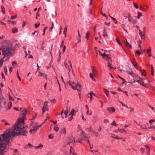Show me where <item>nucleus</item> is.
Returning a JSON list of instances; mask_svg holds the SVG:
<instances>
[{
    "label": "nucleus",
    "instance_id": "nucleus-52",
    "mask_svg": "<svg viewBox=\"0 0 155 155\" xmlns=\"http://www.w3.org/2000/svg\"><path fill=\"white\" fill-rule=\"evenodd\" d=\"M133 4L134 5V6L137 9L138 8V6L136 5V4L135 3H133Z\"/></svg>",
    "mask_w": 155,
    "mask_h": 155
},
{
    "label": "nucleus",
    "instance_id": "nucleus-61",
    "mask_svg": "<svg viewBox=\"0 0 155 155\" xmlns=\"http://www.w3.org/2000/svg\"><path fill=\"white\" fill-rule=\"evenodd\" d=\"M43 145L41 144H39V145L38 146V148H40L41 147H43Z\"/></svg>",
    "mask_w": 155,
    "mask_h": 155
},
{
    "label": "nucleus",
    "instance_id": "nucleus-51",
    "mask_svg": "<svg viewBox=\"0 0 155 155\" xmlns=\"http://www.w3.org/2000/svg\"><path fill=\"white\" fill-rule=\"evenodd\" d=\"M59 130V128L58 127H54V130L56 132H57Z\"/></svg>",
    "mask_w": 155,
    "mask_h": 155
},
{
    "label": "nucleus",
    "instance_id": "nucleus-21",
    "mask_svg": "<svg viewBox=\"0 0 155 155\" xmlns=\"http://www.w3.org/2000/svg\"><path fill=\"white\" fill-rule=\"evenodd\" d=\"M104 92L105 93L107 96L108 97L109 96V91L105 89H104Z\"/></svg>",
    "mask_w": 155,
    "mask_h": 155
},
{
    "label": "nucleus",
    "instance_id": "nucleus-44",
    "mask_svg": "<svg viewBox=\"0 0 155 155\" xmlns=\"http://www.w3.org/2000/svg\"><path fill=\"white\" fill-rule=\"evenodd\" d=\"M40 23L39 22H38L37 23L35 24V28H37L40 25Z\"/></svg>",
    "mask_w": 155,
    "mask_h": 155
},
{
    "label": "nucleus",
    "instance_id": "nucleus-63",
    "mask_svg": "<svg viewBox=\"0 0 155 155\" xmlns=\"http://www.w3.org/2000/svg\"><path fill=\"white\" fill-rule=\"evenodd\" d=\"M17 15H15V16H12L11 18L12 19H14L15 18H16L17 17Z\"/></svg>",
    "mask_w": 155,
    "mask_h": 155
},
{
    "label": "nucleus",
    "instance_id": "nucleus-35",
    "mask_svg": "<svg viewBox=\"0 0 155 155\" xmlns=\"http://www.w3.org/2000/svg\"><path fill=\"white\" fill-rule=\"evenodd\" d=\"M67 28L66 27H65L64 28V31H63V34L64 35H66V34L67 31Z\"/></svg>",
    "mask_w": 155,
    "mask_h": 155
},
{
    "label": "nucleus",
    "instance_id": "nucleus-8",
    "mask_svg": "<svg viewBox=\"0 0 155 155\" xmlns=\"http://www.w3.org/2000/svg\"><path fill=\"white\" fill-rule=\"evenodd\" d=\"M80 134L82 138V140L86 141L87 139H89L88 137L86 136L84 131H81L80 133Z\"/></svg>",
    "mask_w": 155,
    "mask_h": 155
},
{
    "label": "nucleus",
    "instance_id": "nucleus-54",
    "mask_svg": "<svg viewBox=\"0 0 155 155\" xmlns=\"http://www.w3.org/2000/svg\"><path fill=\"white\" fill-rule=\"evenodd\" d=\"M54 27V24L52 22V26H51V27L50 28V30L51 31L52 29H53V28Z\"/></svg>",
    "mask_w": 155,
    "mask_h": 155
},
{
    "label": "nucleus",
    "instance_id": "nucleus-28",
    "mask_svg": "<svg viewBox=\"0 0 155 155\" xmlns=\"http://www.w3.org/2000/svg\"><path fill=\"white\" fill-rule=\"evenodd\" d=\"M8 96L9 100H10L11 101H14V99L12 97H11V96H10V95L9 92H8Z\"/></svg>",
    "mask_w": 155,
    "mask_h": 155
},
{
    "label": "nucleus",
    "instance_id": "nucleus-23",
    "mask_svg": "<svg viewBox=\"0 0 155 155\" xmlns=\"http://www.w3.org/2000/svg\"><path fill=\"white\" fill-rule=\"evenodd\" d=\"M6 59H5V60H4L3 58L1 59V60H0V67L2 65L4 61Z\"/></svg>",
    "mask_w": 155,
    "mask_h": 155
},
{
    "label": "nucleus",
    "instance_id": "nucleus-38",
    "mask_svg": "<svg viewBox=\"0 0 155 155\" xmlns=\"http://www.w3.org/2000/svg\"><path fill=\"white\" fill-rule=\"evenodd\" d=\"M144 146L146 147L147 149V152H150V149L149 147L147 145H145Z\"/></svg>",
    "mask_w": 155,
    "mask_h": 155
},
{
    "label": "nucleus",
    "instance_id": "nucleus-36",
    "mask_svg": "<svg viewBox=\"0 0 155 155\" xmlns=\"http://www.w3.org/2000/svg\"><path fill=\"white\" fill-rule=\"evenodd\" d=\"M17 77H18V79L19 80L21 81V79L20 78V77L19 76V74H18V70H17Z\"/></svg>",
    "mask_w": 155,
    "mask_h": 155
},
{
    "label": "nucleus",
    "instance_id": "nucleus-3",
    "mask_svg": "<svg viewBox=\"0 0 155 155\" xmlns=\"http://www.w3.org/2000/svg\"><path fill=\"white\" fill-rule=\"evenodd\" d=\"M2 50V55L4 56L2 58L4 59L5 57L7 58L8 56L12 55L15 51L13 45L11 44H8L6 46L3 47ZM7 58L6 59H7Z\"/></svg>",
    "mask_w": 155,
    "mask_h": 155
},
{
    "label": "nucleus",
    "instance_id": "nucleus-7",
    "mask_svg": "<svg viewBox=\"0 0 155 155\" xmlns=\"http://www.w3.org/2000/svg\"><path fill=\"white\" fill-rule=\"evenodd\" d=\"M76 114V112L74 109H72L70 112V113L69 115L71 116L69 117L68 121H71L73 119V116L75 115Z\"/></svg>",
    "mask_w": 155,
    "mask_h": 155
},
{
    "label": "nucleus",
    "instance_id": "nucleus-49",
    "mask_svg": "<svg viewBox=\"0 0 155 155\" xmlns=\"http://www.w3.org/2000/svg\"><path fill=\"white\" fill-rule=\"evenodd\" d=\"M89 34L88 32H87V33L86 34L85 37L87 38V40L88 39V36H89Z\"/></svg>",
    "mask_w": 155,
    "mask_h": 155
},
{
    "label": "nucleus",
    "instance_id": "nucleus-46",
    "mask_svg": "<svg viewBox=\"0 0 155 155\" xmlns=\"http://www.w3.org/2000/svg\"><path fill=\"white\" fill-rule=\"evenodd\" d=\"M2 122H4L5 124V125H9V124H8L7 122H6L5 120H2Z\"/></svg>",
    "mask_w": 155,
    "mask_h": 155
},
{
    "label": "nucleus",
    "instance_id": "nucleus-14",
    "mask_svg": "<svg viewBox=\"0 0 155 155\" xmlns=\"http://www.w3.org/2000/svg\"><path fill=\"white\" fill-rule=\"evenodd\" d=\"M107 110L109 111L110 113H111V112L112 111V113L114 112L115 110V109L114 108V107H108L107 108Z\"/></svg>",
    "mask_w": 155,
    "mask_h": 155
},
{
    "label": "nucleus",
    "instance_id": "nucleus-27",
    "mask_svg": "<svg viewBox=\"0 0 155 155\" xmlns=\"http://www.w3.org/2000/svg\"><path fill=\"white\" fill-rule=\"evenodd\" d=\"M12 32L13 33H15L18 31V29L16 28H14L12 29Z\"/></svg>",
    "mask_w": 155,
    "mask_h": 155
},
{
    "label": "nucleus",
    "instance_id": "nucleus-62",
    "mask_svg": "<svg viewBox=\"0 0 155 155\" xmlns=\"http://www.w3.org/2000/svg\"><path fill=\"white\" fill-rule=\"evenodd\" d=\"M28 147H33V146L31 144H30V143H28Z\"/></svg>",
    "mask_w": 155,
    "mask_h": 155
},
{
    "label": "nucleus",
    "instance_id": "nucleus-25",
    "mask_svg": "<svg viewBox=\"0 0 155 155\" xmlns=\"http://www.w3.org/2000/svg\"><path fill=\"white\" fill-rule=\"evenodd\" d=\"M92 72L94 74V75H96V73H97V71L95 70L94 68L93 67H92Z\"/></svg>",
    "mask_w": 155,
    "mask_h": 155
},
{
    "label": "nucleus",
    "instance_id": "nucleus-37",
    "mask_svg": "<svg viewBox=\"0 0 155 155\" xmlns=\"http://www.w3.org/2000/svg\"><path fill=\"white\" fill-rule=\"evenodd\" d=\"M139 126H140V127L141 128H142V129H146V130H147V128L145 127V125H140Z\"/></svg>",
    "mask_w": 155,
    "mask_h": 155
},
{
    "label": "nucleus",
    "instance_id": "nucleus-41",
    "mask_svg": "<svg viewBox=\"0 0 155 155\" xmlns=\"http://www.w3.org/2000/svg\"><path fill=\"white\" fill-rule=\"evenodd\" d=\"M112 20H113V21L115 23L117 24L118 23V22L116 21V20L114 18H112Z\"/></svg>",
    "mask_w": 155,
    "mask_h": 155
},
{
    "label": "nucleus",
    "instance_id": "nucleus-30",
    "mask_svg": "<svg viewBox=\"0 0 155 155\" xmlns=\"http://www.w3.org/2000/svg\"><path fill=\"white\" fill-rule=\"evenodd\" d=\"M70 152L72 154L73 153H74L73 149L71 146H70Z\"/></svg>",
    "mask_w": 155,
    "mask_h": 155
},
{
    "label": "nucleus",
    "instance_id": "nucleus-59",
    "mask_svg": "<svg viewBox=\"0 0 155 155\" xmlns=\"http://www.w3.org/2000/svg\"><path fill=\"white\" fill-rule=\"evenodd\" d=\"M116 40L119 45H121V44L120 42V41L117 39V38L116 39Z\"/></svg>",
    "mask_w": 155,
    "mask_h": 155
},
{
    "label": "nucleus",
    "instance_id": "nucleus-42",
    "mask_svg": "<svg viewBox=\"0 0 155 155\" xmlns=\"http://www.w3.org/2000/svg\"><path fill=\"white\" fill-rule=\"evenodd\" d=\"M103 36L104 37H107V35L106 33L105 32V29H104L103 33Z\"/></svg>",
    "mask_w": 155,
    "mask_h": 155
},
{
    "label": "nucleus",
    "instance_id": "nucleus-50",
    "mask_svg": "<svg viewBox=\"0 0 155 155\" xmlns=\"http://www.w3.org/2000/svg\"><path fill=\"white\" fill-rule=\"evenodd\" d=\"M87 130L88 131L91 132H92V131L93 130L91 129V127L90 126L89 128H87Z\"/></svg>",
    "mask_w": 155,
    "mask_h": 155
},
{
    "label": "nucleus",
    "instance_id": "nucleus-10",
    "mask_svg": "<svg viewBox=\"0 0 155 155\" xmlns=\"http://www.w3.org/2000/svg\"><path fill=\"white\" fill-rule=\"evenodd\" d=\"M48 101H46L44 102V104L43 105V106L42 108V114H44V109L47 107L48 106Z\"/></svg>",
    "mask_w": 155,
    "mask_h": 155
},
{
    "label": "nucleus",
    "instance_id": "nucleus-33",
    "mask_svg": "<svg viewBox=\"0 0 155 155\" xmlns=\"http://www.w3.org/2000/svg\"><path fill=\"white\" fill-rule=\"evenodd\" d=\"M2 12L3 14L5 13V11L4 7L2 6L1 7Z\"/></svg>",
    "mask_w": 155,
    "mask_h": 155
},
{
    "label": "nucleus",
    "instance_id": "nucleus-4",
    "mask_svg": "<svg viewBox=\"0 0 155 155\" xmlns=\"http://www.w3.org/2000/svg\"><path fill=\"white\" fill-rule=\"evenodd\" d=\"M69 85L74 90L77 89L78 91H80L81 89V85L79 83L77 84L73 82H71L70 80L68 82Z\"/></svg>",
    "mask_w": 155,
    "mask_h": 155
},
{
    "label": "nucleus",
    "instance_id": "nucleus-32",
    "mask_svg": "<svg viewBox=\"0 0 155 155\" xmlns=\"http://www.w3.org/2000/svg\"><path fill=\"white\" fill-rule=\"evenodd\" d=\"M4 71L5 74L6 75L7 74V68L6 66H4Z\"/></svg>",
    "mask_w": 155,
    "mask_h": 155
},
{
    "label": "nucleus",
    "instance_id": "nucleus-12",
    "mask_svg": "<svg viewBox=\"0 0 155 155\" xmlns=\"http://www.w3.org/2000/svg\"><path fill=\"white\" fill-rule=\"evenodd\" d=\"M111 62L110 61H108V65L107 67L110 69H113V70H114L115 69H116V68H115L113 67L112 66V64L111 63Z\"/></svg>",
    "mask_w": 155,
    "mask_h": 155
},
{
    "label": "nucleus",
    "instance_id": "nucleus-53",
    "mask_svg": "<svg viewBox=\"0 0 155 155\" xmlns=\"http://www.w3.org/2000/svg\"><path fill=\"white\" fill-rule=\"evenodd\" d=\"M147 52V54H150L151 53L150 48L148 49Z\"/></svg>",
    "mask_w": 155,
    "mask_h": 155
},
{
    "label": "nucleus",
    "instance_id": "nucleus-39",
    "mask_svg": "<svg viewBox=\"0 0 155 155\" xmlns=\"http://www.w3.org/2000/svg\"><path fill=\"white\" fill-rule=\"evenodd\" d=\"M38 31H35L32 33L33 35H35L36 36H37L38 35Z\"/></svg>",
    "mask_w": 155,
    "mask_h": 155
},
{
    "label": "nucleus",
    "instance_id": "nucleus-24",
    "mask_svg": "<svg viewBox=\"0 0 155 155\" xmlns=\"http://www.w3.org/2000/svg\"><path fill=\"white\" fill-rule=\"evenodd\" d=\"M127 17L129 18L128 19V21L130 22H131V21L132 20V19L130 18H131V15L130 13H128V16L126 17V18Z\"/></svg>",
    "mask_w": 155,
    "mask_h": 155
},
{
    "label": "nucleus",
    "instance_id": "nucleus-47",
    "mask_svg": "<svg viewBox=\"0 0 155 155\" xmlns=\"http://www.w3.org/2000/svg\"><path fill=\"white\" fill-rule=\"evenodd\" d=\"M48 137L49 139H52L54 138V136L52 134H50L48 136Z\"/></svg>",
    "mask_w": 155,
    "mask_h": 155
},
{
    "label": "nucleus",
    "instance_id": "nucleus-58",
    "mask_svg": "<svg viewBox=\"0 0 155 155\" xmlns=\"http://www.w3.org/2000/svg\"><path fill=\"white\" fill-rule=\"evenodd\" d=\"M145 71L143 70L141 72V74L142 75L145 76Z\"/></svg>",
    "mask_w": 155,
    "mask_h": 155
},
{
    "label": "nucleus",
    "instance_id": "nucleus-1",
    "mask_svg": "<svg viewBox=\"0 0 155 155\" xmlns=\"http://www.w3.org/2000/svg\"><path fill=\"white\" fill-rule=\"evenodd\" d=\"M22 113L21 119H19L18 123L11 129L7 131L5 133L13 137L15 135H18L21 134L23 136H26L28 132L25 129L24 127V119L25 117V114L27 113L26 110L24 108H21L20 110Z\"/></svg>",
    "mask_w": 155,
    "mask_h": 155
},
{
    "label": "nucleus",
    "instance_id": "nucleus-6",
    "mask_svg": "<svg viewBox=\"0 0 155 155\" xmlns=\"http://www.w3.org/2000/svg\"><path fill=\"white\" fill-rule=\"evenodd\" d=\"M64 64L65 68L69 71V72L68 73V74H69V72H70L71 70H72V68L71 61H68V64L64 62Z\"/></svg>",
    "mask_w": 155,
    "mask_h": 155
},
{
    "label": "nucleus",
    "instance_id": "nucleus-56",
    "mask_svg": "<svg viewBox=\"0 0 155 155\" xmlns=\"http://www.w3.org/2000/svg\"><path fill=\"white\" fill-rule=\"evenodd\" d=\"M111 137L114 138L115 139H120L122 138H120V137H114L113 136H111Z\"/></svg>",
    "mask_w": 155,
    "mask_h": 155
},
{
    "label": "nucleus",
    "instance_id": "nucleus-48",
    "mask_svg": "<svg viewBox=\"0 0 155 155\" xmlns=\"http://www.w3.org/2000/svg\"><path fill=\"white\" fill-rule=\"evenodd\" d=\"M111 125H114L115 126H116L117 125V124H116L115 122V121H114L111 124Z\"/></svg>",
    "mask_w": 155,
    "mask_h": 155
},
{
    "label": "nucleus",
    "instance_id": "nucleus-57",
    "mask_svg": "<svg viewBox=\"0 0 155 155\" xmlns=\"http://www.w3.org/2000/svg\"><path fill=\"white\" fill-rule=\"evenodd\" d=\"M135 53L138 54L139 55L140 54V53L139 51H135Z\"/></svg>",
    "mask_w": 155,
    "mask_h": 155
},
{
    "label": "nucleus",
    "instance_id": "nucleus-16",
    "mask_svg": "<svg viewBox=\"0 0 155 155\" xmlns=\"http://www.w3.org/2000/svg\"><path fill=\"white\" fill-rule=\"evenodd\" d=\"M68 141L66 143H64L63 144V147H65L66 146L68 145L70 143H71V141L70 140V139L69 138H68Z\"/></svg>",
    "mask_w": 155,
    "mask_h": 155
},
{
    "label": "nucleus",
    "instance_id": "nucleus-18",
    "mask_svg": "<svg viewBox=\"0 0 155 155\" xmlns=\"http://www.w3.org/2000/svg\"><path fill=\"white\" fill-rule=\"evenodd\" d=\"M61 133L64 135H65L66 134V129L65 128L62 129L61 131Z\"/></svg>",
    "mask_w": 155,
    "mask_h": 155
},
{
    "label": "nucleus",
    "instance_id": "nucleus-60",
    "mask_svg": "<svg viewBox=\"0 0 155 155\" xmlns=\"http://www.w3.org/2000/svg\"><path fill=\"white\" fill-rule=\"evenodd\" d=\"M153 122H155V120L154 119L150 120L149 121V122L150 123H151Z\"/></svg>",
    "mask_w": 155,
    "mask_h": 155
},
{
    "label": "nucleus",
    "instance_id": "nucleus-15",
    "mask_svg": "<svg viewBox=\"0 0 155 155\" xmlns=\"http://www.w3.org/2000/svg\"><path fill=\"white\" fill-rule=\"evenodd\" d=\"M102 148L104 150L107 151L108 150L110 149V147L108 146L104 145L102 147Z\"/></svg>",
    "mask_w": 155,
    "mask_h": 155
},
{
    "label": "nucleus",
    "instance_id": "nucleus-40",
    "mask_svg": "<svg viewBox=\"0 0 155 155\" xmlns=\"http://www.w3.org/2000/svg\"><path fill=\"white\" fill-rule=\"evenodd\" d=\"M68 113V108H67V110H66V111H65V112H64V114L65 115L66 117H67V115Z\"/></svg>",
    "mask_w": 155,
    "mask_h": 155
},
{
    "label": "nucleus",
    "instance_id": "nucleus-43",
    "mask_svg": "<svg viewBox=\"0 0 155 155\" xmlns=\"http://www.w3.org/2000/svg\"><path fill=\"white\" fill-rule=\"evenodd\" d=\"M43 74L42 73L40 72V71L38 72V76L39 77L40 76H42L43 75Z\"/></svg>",
    "mask_w": 155,
    "mask_h": 155
},
{
    "label": "nucleus",
    "instance_id": "nucleus-5",
    "mask_svg": "<svg viewBox=\"0 0 155 155\" xmlns=\"http://www.w3.org/2000/svg\"><path fill=\"white\" fill-rule=\"evenodd\" d=\"M41 126V125L39 126H38L36 124L34 123H32L31 125V130L29 131V132H31V134H34L35 133L37 129Z\"/></svg>",
    "mask_w": 155,
    "mask_h": 155
},
{
    "label": "nucleus",
    "instance_id": "nucleus-9",
    "mask_svg": "<svg viewBox=\"0 0 155 155\" xmlns=\"http://www.w3.org/2000/svg\"><path fill=\"white\" fill-rule=\"evenodd\" d=\"M100 55L102 56L104 58H105V59L108 61H110L112 62V60L111 59V58H110L109 56L108 55H106L105 53L103 54H100Z\"/></svg>",
    "mask_w": 155,
    "mask_h": 155
},
{
    "label": "nucleus",
    "instance_id": "nucleus-19",
    "mask_svg": "<svg viewBox=\"0 0 155 155\" xmlns=\"http://www.w3.org/2000/svg\"><path fill=\"white\" fill-rule=\"evenodd\" d=\"M92 133L96 137H98L99 136V134L98 132H95L93 130L92 131Z\"/></svg>",
    "mask_w": 155,
    "mask_h": 155
},
{
    "label": "nucleus",
    "instance_id": "nucleus-2",
    "mask_svg": "<svg viewBox=\"0 0 155 155\" xmlns=\"http://www.w3.org/2000/svg\"><path fill=\"white\" fill-rule=\"evenodd\" d=\"M12 136L5 133L0 136V153L1 155L7 152L11 145L10 140Z\"/></svg>",
    "mask_w": 155,
    "mask_h": 155
},
{
    "label": "nucleus",
    "instance_id": "nucleus-20",
    "mask_svg": "<svg viewBox=\"0 0 155 155\" xmlns=\"http://www.w3.org/2000/svg\"><path fill=\"white\" fill-rule=\"evenodd\" d=\"M139 31H140L139 35L140 36L141 38L142 39H143V37H145V35H144L143 34V35H142V32L141 30H139Z\"/></svg>",
    "mask_w": 155,
    "mask_h": 155
},
{
    "label": "nucleus",
    "instance_id": "nucleus-17",
    "mask_svg": "<svg viewBox=\"0 0 155 155\" xmlns=\"http://www.w3.org/2000/svg\"><path fill=\"white\" fill-rule=\"evenodd\" d=\"M12 106V102H9L8 105L6 107V109L7 110H8L10 109Z\"/></svg>",
    "mask_w": 155,
    "mask_h": 155
},
{
    "label": "nucleus",
    "instance_id": "nucleus-34",
    "mask_svg": "<svg viewBox=\"0 0 155 155\" xmlns=\"http://www.w3.org/2000/svg\"><path fill=\"white\" fill-rule=\"evenodd\" d=\"M8 21L9 23L12 24V25H15V22L13 21H11L10 20H8Z\"/></svg>",
    "mask_w": 155,
    "mask_h": 155
},
{
    "label": "nucleus",
    "instance_id": "nucleus-22",
    "mask_svg": "<svg viewBox=\"0 0 155 155\" xmlns=\"http://www.w3.org/2000/svg\"><path fill=\"white\" fill-rule=\"evenodd\" d=\"M90 77L91 78V79L94 81H95L96 80L93 77V74L92 73H90Z\"/></svg>",
    "mask_w": 155,
    "mask_h": 155
},
{
    "label": "nucleus",
    "instance_id": "nucleus-31",
    "mask_svg": "<svg viewBox=\"0 0 155 155\" xmlns=\"http://www.w3.org/2000/svg\"><path fill=\"white\" fill-rule=\"evenodd\" d=\"M125 130L124 129H118V130L121 133H123L125 131Z\"/></svg>",
    "mask_w": 155,
    "mask_h": 155
},
{
    "label": "nucleus",
    "instance_id": "nucleus-11",
    "mask_svg": "<svg viewBox=\"0 0 155 155\" xmlns=\"http://www.w3.org/2000/svg\"><path fill=\"white\" fill-rule=\"evenodd\" d=\"M5 99L4 97L0 99V106H2L5 105Z\"/></svg>",
    "mask_w": 155,
    "mask_h": 155
},
{
    "label": "nucleus",
    "instance_id": "nucleus-64",
    "mask_svg": "<svg viewBox=\"0 0 155 155\" xmlns=\"http://www.w3.org/2000/svg\"><path fill=\"white\" fill-rule=\"evenodd\" d=\"M149 129H155V126H151L150 127H149Z\"/></svg>",
    "mask_w": 155,
    "mask_h": 155
},
{
    "label": "nucleus",
    "instance_id": "nucleus-26",
    "mask_svg": "<svg viewBox=\"0 0 155 155\" xmlns=\"http://www.w3.org/2000/svg\"><path fill=\"white\" fill-rule=\"evenodd\" d=\"M136 82H137L138 84H140V85H141L144 86L145 87H146V86L144 84H142L140 83V81L139 80H137V81H136Z\"/></svg>",
    "mask_w": 155,
    "mask_h": 155
},
{
    "label": "nucleus",
    "instance_id": "nucleus-45",
    "mask_svg": "<svg viewBox=\"0 0 155 155\" xmlns=\"http://www.w3.org/2000/svg\"><path fill=\"white\" fill-rule=\"evenodd\" d=\"M77 38L78 40V42H77V43H79V42H81V37H77Z\"/></svg>",
    "mask_w": 155,
    "mask_h": 155
},
{
    "label": "nucleus",
    "instance_id": "nucleus-13",
    "mask_svg": "<svg viewBox=\"0 0 155 155\" xmlns=\"http://www.w3.org/2000/svg\"><path fill=\"white\" fill-rule=\"evenodd\" d=\"M124 44L125 46L127 47H129L131 48L132 47L131 45H130L127 41V40L126 39H125V40L124 41Z\"/></svg>",
    "mask_w": 155,
    "mask_h": 155
},
{
    "label": "nucleus",
    "instance_id": "nucleus-55",
    "mask_svg": "<svg viewBox=\"0 0 155 155\" xmlns=\"http://www.w3.org/2000/svg\"><path fill=\"white\" fill-rule=\"evenodd\" d=\"M109 122V121L108 120L105 119L104 120V123H108Z\"/></svg>",
    "mask_w": 155,
    "mask_h": 155
},
{
    "label": "nucleus",
    "instance_id": "nucleus-29",
    "mask_svg": "<svg viewBox=\"0 0 155 155\" xmlns=\"http://www.w3.org/2000/svg\"><path fill=\"white\" fill-rule=\"evenodd\" d=\"M137 13L138 15L137 16V18L139 19L140 18V17L142 15V13L139 12H137Z\"/></svg>",
    "mask_w": 155,
    "mask_h": 155
}]
</instances>
